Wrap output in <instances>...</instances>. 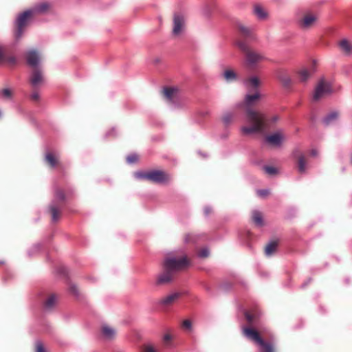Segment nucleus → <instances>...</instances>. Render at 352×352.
I'll return each mask as SVG.
<instances>
[{
  "instance_id": "obj_12",
  "label": "nucleus",
  "mask_w": 352,
  "mask_h": 352,
  "mask_svg": "<svg viewBox=\"0 0 352 352\" xmlns=\"http://www.w3.org/2000/svg\"><path fill=\"white\" fill-rule=\"evenodd\" d=\"M245 58L247 64L250 67H254L258 63L263 60L265 59V56L258 52H248Z\"/></svg>"
},
{
  "instance_id": "obj_42",
  "label": "nucleus",
  "mask_w": 352,
  "mask_h": 352,
  "mask_svg": "<svg viewBox=\"0 0 352 352\" xmlns=\"http://www.w3.org/2000/svg\"><path fill=\"white\" fill-rule=\"evenodd\" d=\"M142 352H158L157 350L151 344H147L144 346Z\"/></svg>"
},
{
  "instance_id": "obj_15",
  "label": "nucleus",
  "mask_w": 352,
  "mask_h": 352,
  "mask_svg": "<svg viewBox=\"0 0 352 352\" xmlns=\"http://www.w3.org/2000/svg\"><path fill=\"white\" fill-rule=\"evenodd\" d=\"M236 26L239 33L244 37H248L254 39L253 28L252 27L246 26L241 22H237Z\"/></svg>"
},
{
  "instance_id": "obj_26",
  "label": "nucleus",
  "mask_w": 352,
  "mask_h": 352,
  "mask_svg": "<svg viewBox=\"0 0 352 352\" xmlns=\"http://www.w3.org/2000/svg\"><path fill=\"white\" fill-rule=\"evenodd\" d=\"M299 80L302 82H306L311 76V72L307 68L301 69L298 72Z\"/></svg>"
},
{
  "instance_id": "obj_6",
  "label": "nucleus",
  "mask_w": 352,
  "mask_h": 352,
  "mask_svg": "<svg viewBox=\"0 0 352 352\" xmlns=\"http://www.w3.org/2000/svg\"><path fill=\"white\" fill-rule=\"evenodd\" d=\"M186 31V17L183 14L176 13L173 16L172 36L181 38Z\"/></svg>"
},
{
  "instance_id": "obj_5",
  "label": "nucleus",
  "mask_w": 352,
  "mask_h": 352,
  "mask_svg": "<svg viewBox=\"0 0 352 352\" xmlns=\"http://www.w3.org/2000/svg\"><path fill=\"white\" fill-rule=\"evenodd\" d=\"M333 92V89L330 82L324 79L320 80L314 91L312 99L317 102L322 98L330 95Z\"/></svg>"
},
{
  "instance_id": "obj_34",
  "label": "nucleus",
  "mask_w": 352,
  "mask_h": 352,
  "mask_svg": "<svg viewBox=\"0 0 352 352\" xmlns=\"http://www.w3.org/2000/svg\"><path fill=\"white\" fill-rule=\"evenodd\" d=\"M50 210H51V212H52V221H58V219L59 218V216H60L58 210L56 207H54V206H50Z\"/></svg>"
},
{
  "instance_id": "obj_29",
  "label": "nucleus",
  "mask_w": 352,
  "mask_h": 352,
  "mask_svg": "<svg viewBox=\"0 0 352 352\" xmlns=\"http://www.w3.org/2000/svg\"><path fill=\"white\" fill-rule=\"evenodd\" d=\"M234 119V114L231 112H226L223 115L222 121L226 126L230 124Z\"/></svg>"
},
{
  "instance_id": "obj_16",
  "label": "nucleus",
  "mask_w": 352,
  "mask_h": 352,
  "mask_svg": "<svg viewBox=\"0 0 352 352\" xmlns=\"http://www.w3.org/2000/svg\"><path fill=\"white\" fill-rule=\"evenodd\" d=\"M173 272L167 269L164 268L163 272H162L157 278L158 284H166L170 283L173 280Z\"/></svg>"
},
{
  "instance_id": "obj_30",
  "label": "nucleus",
  "mask_w": 352,
  "mask_h": 352,
  "mask_svg": "<svg viewBox=\"0 0 352 352\" xmlns=\"http://www.w3.org/2000/svg\"><path fill=\"white\" fill-rule=\"evenodd\" d=\"M307 164L303 156H300L298 162V170L300 173H305L307 170Z\"/></svg>"
},
{
  "instance_id": "obj_45",
  "label": "nucleus",
  "mask_w": 352,
  "mask_h": 352,
  "mask_svg": "<svg viewBox=\"0 0 352 352\" xmlns=\"http://www.w3.org/2000/svg\"><path fill=\"white\" fill-rule=\"evenodd\" d=\"M69 289H70V292L74 295H77L78 294V289L76 285H71Z\"/></svg>"
},
{
  "instance_id": "obj_10",
  "label": "nucleus",
  "mask_w": 352,
  "mask_h": 352,
  "mask_svg": "<svg viewBox=\"0 0 352 352\" xmlns=\"http://www.w3.org/2000/svg\"><path fill=\"white\" fill-rule=\"evenodd\" d=\"M318 17L314 14H306L299 21V27L305 30L310 29L316 23Z\"/></svg>"
},
{
  "instance_id": "obj_36",
  "label": "nucleus",
  "mask_w": 352,
  "mask_h": 352,
  "mask_svg": "<svg viewBox=\"0 0 352 352\" xmlns=\"http://www.w3.org/2000/svg\"><path fill=\"white\" fill-rule=\"evenodd\" d=\"M35 352H47L42 342L38 340L35 342Z\"/></svg>"
},
{
  "instance_id": "obj_35",
  "label": "nucleus",
  "mask_w": 352,
  "mask_h": 352,
  "mask_svg": "<svg viewBox=\"0 0 352 352\" xmlns=\"http://www.w3.org/2000/svg\"><path fill=\"white\" fill-rule=\"evenodd\" d=\"M263 169L266 173L270 175H275L278 173V170L274 166H265L263 167Z\"/></svg>"
},
{
  "instance_id": "obj_7",
  "label": "nucleus",
  "mask_w": 352,
  "mask_h": 352,
  "mask_svg": "<svg viewBox=\"0 0 352 352\" xmlns=\"http://www.w3.org/2000/svg\"><path fill=\"white\" fill-rule=\"evenodd\" d=\"M189 261L186 256L177 259L175 257H169L165 259L164 263V268L175 272L184 267L187 266Z\"/></svg>"
},
{
  "instance_id": "obj_21",
  "label": "nucleus",
  "mask_w": 352,
  "mask_h": 352,
  "mask_svg": "<svg viewBox=\"0 0 352 352\" xmlns=\"http://www.w3.org/2000/svg\"><path fill=\"white\" fill-rule=\"evenodd\" d=\"M59 155L56 153L47 152L45 154V162L51 166L55 167L58 164Z\"/></svg>"
},
{
  "instance_id": "obj_25",
  "label": "nucleus",
  "mask_w": 352,
  "mask_h": 352,
  "mask_svg": "<svg viewBox=\"0 0 352 352\" xmlns=\"http://www.w3.org/2000/svg\"><path fill=\"white\" fill-rule=\"evenodd\" d=\"M56 300H57V297L55 294H51L50 296H49V297L47 298V300H45V308L46 309H52L56 303Z\"/></svg>"
},
{
  "instance_id": "obj_23",
  "label": "nucleus",
  "mask_w": 352,
  "mask_h": 352,
  "mask_svg": "<svg viewBox=\"0 0 352 352\" xmlns=\"http://www.w3.org/2000/svg\"><path fill=\"white\" fill-rule=\"evenodd\" d=\"M244 85L248 89H254L259 86L260 80L258 77L252 76L244 80Z\"/></svg>"
},
{
  "instance_id": "obj_31",
  "label": "nucleus",
  "mask_w": 352,
  "mask_h": 352,
  "mask_svg": "<svg viewBox=\"0 0 352 352\" xmlns=\"http://www.w3.org/2000/svg\"><path fill=\"white\" fill-rule=\"evenodd\" d=\"M278 78L285 87L289 86L292 82L290 77L283 73L279 74L278 76Z\"/></svg>"
},
{
  "instance_id": "obj_37",
  "label": "nucleus",
  "mask_w": 352,
  "mask_h": 352,
  "mask_svg": "<svg viewBox=\"0 0 352 352\" xmlns=\"http://www.w3.org/2000/svg\"><path fill=\"white\" fill-rule=\"evenodd\" d=\"M210 255V250L208 248H204L198 252V256L200 258H206Z\"/></svg>"
},
{
  "instance_id": "obj_1",
  "label": "nucleus",
  "mask_w": 352,
  "mask_h": 352,
  "mask_svg": "<svg viewBox=\"0 0 352 352\" xmlns=\"http://www.w3.org/2000/svg\"><path fill=\"white\" fill-rule=\"evenodd\" d=\"M280 120L277 114L267 116L265 113L248 109L245 123L240 128L244 136L262 133L271 129Z\"/></svg>"
},
{
  "instance_id": "obj_27",
  "label": "nucleus",
  "mask_w": 352,
  "mask_h": 352,
  "mask_svg": "<svg viewBox=\"0 0 352 352\" xmlns=\"http://www.w3.org/2000/svg\"><path fill=\"white\" fill-rule=\"evenodd\" d=\"M12 91L9 88L0 90V98L5 100H10L12 98Z\"/></svg>"
},
{
  "instance_id": "obj_46",
  "label": "nucleus",
  "mask_w": 352,
  "mask_h": 352,
  "mask_svg": "<svg viewBox=\"0 0 352 352\" xmlns=\"http://www.w3.org/2000/svg\"><path fill=\"white\" fill-rule=\"evenodd\" d=\"M310 154L313 157H316L318 155V151L316 149L313 148L311 150Z\"/></svg>"
},
{
  "instance_id": "obj_33",
  "label": "nucleus",
  "mask_w": 352,
  "mask_h": 352,
  "mask_svg": "<svg viewBox=\"0 0 352 352\" xmlns=\"http://www.w3.org/2000/svg\"><path fill=\"white\" fill-rule=\"evenodd\" d=\"M182 327L187 332H190L192 330V322L188 319H186L182 322Z\"/></svg>"
},
{
  "instance_id": "obj_22",
  "label": "nucleus",
  "mask_w": 352,
  "mask_h": 352,
  "mask_svg": "<svg viewBox=\"0 0 352 352\" xmlns=\"http://www.w3.org/2000/svg\"><path fill=\"white\" fill-rule=\"evenodd\" d=\"M339 118V113L337 111H331L322 120V122L326 125H329L335 122Z\"/></svg>"
},
{
  "instance_id": "obj_28",
  "label": "nucleus",
  "mask_w": 352,
  "mask_h": 352,
  "mask_svg": "<svg viewBox=\"0 0 352 352\" xmlns=\"http://www.w3.org/2000/svg\"><path fill=\"white\" fill-rule=\"evenodd\" d=\"M277 243L275 241L270 242L265 247V253L266 256H270L276 251Z\"/></svg>"
},
{
  "instance_id": "obj_3",
  "label": "nucleus",
  "mask_w": 352,
  "mask_h": 352,
  "mask_svg": "<svg viewBox=\"0 0 352 352\" xmlns=\"http://www.w3.org/2000/svg\"><path fill=\"white\" fill-rule=\"evenodd\" d=\"M135 178L139 179H145L156 184H166L171 179V175L162 170H150L148 171H140L134 173Z\"/></svg>"
},
{
  "instance_id": "obj_17",
  "label": "nucleus",
  "mask_w": 352,
  "mask_h": 352,
  "mask_svg": "<svg viewBox=\"0 0 352 352\" xmlns=\"http://www.w3.org/2000/svg\"><path fill=\"white\" fill-rule=\"evenodd\" d=\"M181 296L179 292H173L162 298L160 303L164 306H168L174 303Z\"/></svg>"
},
{
  "instance_id": "obj_19",
  "label": "nucleus",
  "mask_w": 352,
  "mask_h": 352,
  "mask_svg": "<svg viewBox=\"0 0 352 352\" xmlns=\"http://www.w3.org/2000/svg\"><path fill=\"white\" fill-rule=\"evenodd\" d=\"M338 46L340 50L346 55L352 54V43L346 38L342 39L338 43Z\"/></svg>"
},
{
  "instance_id": "obj_8",
  "label": "nucleus",
  "mask_w": 352,
  "mask_h": 352,
  "mask_svg": "<svg viewBox=\"0 0 352 352\" xmlns=\"http://www.w3.org/2000/svg\"><path fill=\"white\" fill-rule=\"evenodd\" d=\"M285 140V135L280 131L268 135L265 138L266 143L274 147H280Z\"/></svg>"
},
{
  "instance_id": "obj_9",
  "label": "nucleus",
  "mask_w": 352,
  "mask_h": 352,
  "mask_svg": "<svg viewBox=\"0 0 352 352\" xmlns=\"http://www.w3.org/2000/svg\"><path fill=\"white\" fill-rule=\"evenodd\" d=\"M165 100L170 104H176L179 96V90L176 87H166L163 89Z\"/></svg>"
},
{
  "instance_id": "obj_18",
  "label": "nucleus",
  "mask_w": 352,
  "mask_h": 352,
  "mask_svg": "<svg viewBox=\"0 0 352 352\" xmlns=\"http://www.w3.org/2000/svg\"><path fill=\"white\" fill-rule=\"evenodd\" d=\"M101 332L103 338L106 340H111L114 338L116 335V331L107 324L102 326Z\"/></svg>"
},
{
  "instance_id": "obj_24",
  "label": "nucleus",
  "mask_w": 352,
  "mask_h": 352,
  "mask_svg": "<svg viewBox=\"0 0 352 352\" xmlns=\"http://www.w3.org/2000/svg\"><path fill=\"white\" fill-rule=\"evenodd\" d=\"M254 13L258 19L261 20L265 19L267 16L266 11L259 5H256L254 7Z\"/></svg>"
},
{
  "instance_id": "obj_39",
  "label": "nucleus",
  "mask_w": 352,
  "mask_h": 352,
  "mask_svg": "<svg viewBox=\"0 0 352 352\" xmlns=\"http://www.w3.org/2000/svg\"><path fill=\"white\" fill-rule=\"evenodd\" d=\"M138 157L136 154H131L127 156L126 161L129 164H133L138 162Z\"/></svg>"
},
{
  "instance_id": "obj_43",
  "label": "nucleus",
  "mask_w": 352,
  "mask_h": 352,
  "mask_svg": "<svg viewBox=\"0 0 352 352\" xmlns=\"http://www.w3.org/2000/svg\"><path fill=\"white\" fill-rule=\"evenodd\" d=\"M55 196H56V198L58 199V200H60V201H63L65 199V195H64V193L62 190H56V194H55Z\"/></svg>"
},
{
  "instance_id": "obj_44",
  "label": "nucleus",
  "mask_w": 352,
  "mask_h": 352,
  "mask_svg": "<svg viewBox=\"0 0 352 352\" xmlns=\"http://www.w3.org/2000/svg\"><path fill=\"white\" fill-rule=\"evenodd\" d=\"M30 97L32 100L37 101L39 99V94L37 91H34L31 94Z\"/></svg>"
},
{
  "instance_id": "obj_38",
  "label": "nucleus",
  "mask_w": 352,
  "mask_h": 352,
  "mask_svg": "<svg viewBox=\"0 0 352 352\" xmlns=\"http://www.w3.org/2000/svg\"><path fill=\"white\" fill-rule=\"evenodd\" d=\"M236 46L243 52L248 53V45L243 41H238L236 43Z\"/></svg>"
},
{
  "instance_id": "obj_47",
  "label": "nucleus",
  "mask_w": 352,
  "mask_h": 352,
  "mask_svg": "<svg viewBox=\"0 0 352 352\" xmlns=\"http://www.w3.org/2000/svg\"><path fill=\"white\" fill-rule=\"evenodd\" d=\"M245 315V318L248 320V321L249 322H251L252 321V320H253V318L251 316V314H250L249 313L246 312Z\"/></svg>"
},
{
  "instance_id": "obj_48",
  "label": "nucleus",
  "mask_w": 352,
  "mask_h": 352,
  "mask_svg": "<svg viewBox=\"0 0 352 352\" xmlns=\"http://www.w3.org/2000/svg\"><path fill=\"white\" fill-rule=\"evenodd\" d=\"M171 339H172V336L168 333L164 336V340L165 342L170 341Z\"/></svg>"
},
{
  "instance_id": "obj_20",
  "label": "nucleus",
  "mask_w": 352,
  "mask_h": 352,
  "mask_svg": "<svg viewBox=\"0 0 352 352\" xmlns=\"http://www.w3.org/2000/svg\"><path fill=\"white\" fill-rule=\"evenodd\" d=\"M221 76L227 82H232L237 80V74L232 69H225L222 72Z\"/></svg>"
},
{
  "instance_id": "obj_41",
  "label": "nucleus",
  "mask_w": 352,
  "mask_h": 352,
  "mask_svg": "<svg viewBox=\"0 0 352 352\" xmlns=\"http://www.w3.org/2000/svg\"><path fill=\"white\" fill-rule=\"evenodd\" d=\"M256 194L261 197H266L270 194V190L268 189H262L256 190Z\"/></svg>"
},
{
  "instance_id": "obj_13",
  "label": "nucleus",
  "mask_w": 352,
  "mask_h": 352,
  "mask_svg": "<svg viewBox=\"0 0 352 352\" xmlns=\"http://www.w3.org/2000/svg\"><path fill=\"white\" fill-rule=\"evenodd\" d=\"M30 81L34 87H37L44 82V77L41 68L34 69L32 71Z\"/></svg>"
},
{
  "instance_id": "obj_11",
  "label": "nucleus",
  "mask_w": 352,
  "mask_h": 352,
  "mask_svg": "<svg viewBox=\"0 0 352 352\" xmlns=\"http://www.w3.org/2000/svg\"><path fill=\"white\" fill-rule=\"evenodd\" d=\"M26 60L29 65L34 69L39 68L38 65L41 60V54L35 50H31L26 54Z\"/></svg>"
},
{
  "instance_id": "obj_2",
  "label": "nucleus",
  "mask_w": 352,
  "mask_h": 352,
  "mask_svg": "<svg viewBox=\"0 0 352 352\" xmlns=\"http://www.w3.org/2000/svg\"><path fill=\"white\" fill-rule=\"evenodd\" d=\"M48 8V5L45 3L35 5L32 8L20 13L15 21L16 31L15 36L19 38L22 36L25 28L28 25L33 16L45 12Z\"/></svg>"
},
{
  "instance_id": "obj_4",
  "label": "nucleus",
  "mask_w": 352,
  "mask_h": 352,
  "mask_svg": "<svg viewBox=\"0 0 352 352\" xmlns=\"http://www.w3.org/2000/svg\"><path fill=\"white\" fill-rule=\"evenodd\" d=\"M243 331L245 336L250 340L254 342V344L258 346L261 352H274L272 344L270 342H265L256 331L247 327L244 328Z\"/></svg>"
},
{
  "instance_id": "obj_49",
  "label": "nucleus",
  "mask_w": 352,
  "mask_h": 352,
  "mask_svg": "<svg viewBox=\"0 0 352 352\" xmlns=\"http://www.w3.org/2000/svg\"><path fill=\"white\" fill-rule=\"evenodd\" d=\"M204 211L206 214L207 215L210 212V210L209 209V208H205Z\"/></svg>"
},
{
  "instance_id": "obj_32",
  "label": "nucleus",
  "mask_w": 352,
  "mask_h": 352,
  "mask_svg": "<svg viewBox=\"0 0 352 352\" xmlns=\"http://www.w3.org/2000/svg\"><path fill=\"white\" fill-rule=\"evenodd\" d=\"M252 219L258 226H262L263 224L261 214L258 211H254L252 213Z\"/></svg>"
},
{
  "instance_id": "obj_14",
  "label": "nucleus",
  "mask_w": 352,
  "mask_h": 352,
  "mask_svg": "<svg viewBox=\"0 0 352 352\" xmlns=\"http://www.w3.org/2000/svg\"><path fill=\"white\" fill-rule=\"evenodd\" d=\"M261 97V94L259 91H256L252 94H246L244 98V105L247 107L246 111L248 109H251L250 107L253 106L256 103L258 102V101L260 100ZM247 116V113L245 114V117Z\"/></svg>"
},
{
  "instance_id": "obj_40",
  "label": "nucleus",
  "mask_w": 352,
  "mask_h": 352,
  "mask_svg": "<svg viewBox=\"0 0 352 352\" xmlns=\"http://www.w3.org/2000/svg\"><path fill=\"white\" fill-rule=\"evenodd\" d=\"M196 236L192 234H188L184 237L185 243L195 242Z\"/></svg>"
}]
</instances>
